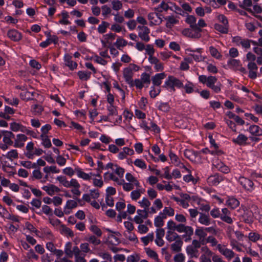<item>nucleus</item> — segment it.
Listing matches in <instances>:
<instances>
[{"label":"nucleus","mask_w":262,"mask_h":262,"mask_svg":"<svg viewBox=\"0 0 262 262\" xmlns=\"http://www.w3.org/2000/svg\"><path fill=\"white\" fill-rule=\"evenodd\" d=\"M169 47L170 49L174 51H178L181 49L180 45L175 41L170 42L169 45Z\"/></svg>","instance_id":"obj_63"},{"label":"nucleus","mask_w":262,"mask_h":262,"mask_svg":"<svg viewBox=\"0 0 262 262\" xmlns=\"http://www.w3.org/2000/svg\"><path fill=\"white\" fill-rule=\"evenodd\" d=\"M90 230L98 237L102 235V232L96 225H92L90 228Z\"/></svg>","instance_id":"obj_43"},{"label":"nucleus","mask_w":262,"mask_h":262,"mask_svg":"<svg viewBox=\"0 0 262 262\" xmlns=\"http://www.w3.org/2000/svg\"><path fill=\"white\" fill-rule=\"evenodd\" d=\"M102 14L103 16H105L111 13V8L107 5H103L101 7Z\"/></svg>","instance_id":"obj_64"},{"label":"nucleus","mask_w":262,"mask_h":262,"mask_svg":"<svg viewBox=\"0 0 262 262\" xmlns=\"http://www.w3.org/2000/svg\"><path fill=\"white\" fill-rule=\"evenodd\" d=\"M158 109L165 113L168 112L170 109L169 104L167 102H160L158 106Z\"/></svg>","instance_id":"obj_35"},{"label":"nucleus","mask_w":262,"mask_h":262,"mask_svg":"<svg viewBox=\"0 0 262 262\" xmlns=\"http://www.w3.org/2000/svg\"><path fill=\"white\" fill-rule=\"evenodd\" d=\"M145 50L146 51V54H147L149 56L153 55L155 53V49L152 45H147L146 48H145Z\"/></svg>","instance_id":"obj_61"},{"label":"nucleus","mask_w":262,"mask_h":262,"mask_svg":"<svg viewBox=\"0 0 262 262\" xmlns=\"http://www.w3.org/2000/svg\"><path fill=\"white\" fill-rule=\"evenodd\" d=\"M142 82L146 84V87L148 86V85L150 83V75L149 74L146 73H143L141 75V79Z\"/></svg>","instance_id":"obj_40"},{"label":"nucleus","mask_w":262,"mask_h":262,"mask_svg":"<svg viewBox=\"0 0 262 262\" xmlns=\"http://www.w3.org/2000/svg\"><path fill=\"white\" fill-rule=\"evenodd\" d=\"M77 206V203L76 201L72 200H68L66 207L68 209H73Z\"/></svg>","instance_id":"obj_60"},{"label":"nucleus","mask_w":262,"mask_h":262,"mask_svg":"<svg viewBox=\"0 0 262 262\" xmlns=\"http://www.w3.org/2000/svg\"><path fill=\"white\" fill-rule=\"evenodd\" d=\"M7 35L8 37L14 41H18L22 38L21 33L15 29H11L8 31Z\"/></svg>","instance_id":"obj_8"},{"label":"nucleus","mask_w":262,"mask_h":262,"mask_svg":"<svg viewBox=\"0 0 262 262\" xmlns=\"http://www.w3.org/2000/svg\"><path fill=\"white\" fill-rule=\"evenodd\" d=\"M226 204L232 209H234L239 205V202L234 198H230L226 201Z\"/></svg>","instance_id":"obj_26"},{"label":"nucleus","mask_w":262,"mask_h":262,"mask_svg":"<svg viewBox=\"0 0 262 262\" xmlns=\"http://www.w3.org/2000/svg\"><path fill=\"white\" fill-rule=\"evenodd\" d=\"M185 257L182 253L177 254L173 258L174 262H184Z\"/></svg>","instance_id":"obj_49"},{"label":"nucleus","mask_w":262,"mask_h":262,"mask_svg":"<svg viewBox=\"0 0 262 262\" xmlns=\"http://www.w3.org/2000/svg\"><path fill=\"white\" fill-rule=\"evenodd\" d=\"M17 139L15 140L14 146L15 147L21 148L24 146V143H20L18 144V141H26L27 139V137L24 134H18L17 135Z\"/></svg>","instance_id":"obj_24"},{"label":"nucleus","mask_w":262,"mask_h":262,"mask_svg":"<svg viewBox=\"0 0 262 262\" xmlns=\"http://www.w3.org/2000/svg\"><path fill=\"white\" fill-rule=\"evenodd\" d=\"M112 8L116 11L119 10L122 7V3L119 0H114L112 2Z\"/></svg>","instance_id":"obj_45"},{"label":"nucleus","mask_w":262,"mask_h":262,"mask_svg":"<svg viewBox=\"0 0 262 262\" xmlns=\"http://www.w3.org/2000/svg\"><path fill=\"white\" fill-rule=\"evenodd\" d=\"M62 232L65 234H68L69 236L72 237L74 236L73 232L68 227H67L64 225L61 226Z\"/></svg>","instance_id":"obj_59"},{"label":"nucleus","mask_w":262,"mask_h":262,"mask_svg":"<svg viewBox=\"0 0 262 262\" xmlns=\"http://www.w3.org/2000/svg\"><path fill=\"white\" fill-rule=\"evenodd\" d=\"M248 131L252 135L254 136H260L262 135V129L256 125H250Z\"/></svg>","instance_id":"obj_16"},{"label":"nucleus","mask_w":262,"mask_h":262,"mask_svg":"<svg viewBox=\"0 0 262 262\" xmlns=\"http://www.w3.org/2000/svg\"><path fill=\"white\" fill-rule=\"evenodd\" d=\"M168 9L172 10L165 2V0L163 1L157 7L154 8L155 11L159 12L160 14L163 11H167Z\"/></svg>","instance_id":"obj_22"},{"label":"nucleus","mask_w":262,"mask_h":262,"mask_svg":"<svg viewBox=\"0 0 262 262\" xmlns=\"http://www.w3.org/2000/svg\"><path fill=\"white\" fill-rule=\"evenodd\" d=\"M75 171L77 172L78 177L83 179V180H88L91 179V177L89 174L82 171L81 169L79 167L76 168L75 169Z\"/></svg>","instance_id":"obj_28"},{"label":"nucleus","mask_w":262,"mask_h":262,"mask_svg":"<svg viewBox=\"0 0 262 262\" xmlns=\"http://www.w3.org/2000/svg\"><path fill=\"white\" fill-rule=\"evenodd\" d=\"M209 52L211 55L216 59H220L222 56L219 51L214 47L210 46L209 48Z\"/></svg>","instance_id":"obj_29"},{"label":"nucleus","mask_w":262,"mask_h":262,"mask_svg":"<svg viewBox=\"0 0 262 262\" xmlns=\"http://www.w3.org/2000/svg\"><path fill=\"white\" fill-rule=\"evenodd\" d=\"M166 77V74L164 73L156 74L151 78L153 86H159L162 83V80Z\"/></svg>","instance_id":"obj_10"},{"label":"nucleus","mask_w":262,"mask_h":262,"mask_svg":"<svg viewBox=\"0 0 262 262\" xmlns=\"http://www.w3.org/2000/svg\"><path fill=\"white\" fill-rule=\"evenodd\" d=\"M134 164L141 168L145 169L146 168V165L145 163L141 159H137L135 162Z\"/></svg>","instance_id":"obj_54"},{"label":"nucleus","mask_w":262,"mask_h":262,"mask_svg":"<svg viewBox=\"0 0 262 262\" xmlns=\"http://www.w3.org/2000/svg\"><path fill=\"white\" fill-rule=\"evenodd\" d=\"M184 156L191 161H195L200 157V152L191 149H186L184 153Z\"/></svg>","instance_id":"obj_9"},{"label":"nucleus","mask_w":262,"mask_h":262,"mask_svg":"<svg viewBox=\"0 0 262 262\" xmlns=\"http://www.w3.org/2000/svg\"><path fill=\"white\" fill-rule=\"evenodd\" d=\"M160 89H156L154 86L151 87V90L149 92V95L152 98L156 97L160 93Z\"/></svg>","instance_id":"obj_48"},{"label":"nucleus","mask_w":262,"mask_h":262,"mask_svg":"<svg viewBox=\"0 0 262 262\" xmlns=\"http://www.w3.org/2000/svg\"><path fill=\"white\" fill-rule=\"evenodd\" d=\"M42 189L47 192L50 195H53L55 192H58L60 189L54 185H51L50 186H44L42 187Z\"/></svg>","instance_id":"obj_20"},{"label":"nucleus","mask_w":262,"mask_h":262,"mask_svg":"<svg viewBox=\"0 0 262 262\" xmlns=\"http://www.w3.org/2000/svg\"><path fill=\"white\" fill-rule=\"evenodd\" d=\"M138 203L140 204V206L143 208L144 209H138L137 211V214L139 215H141V212H143L144 215H142V216L144 217V218H147L148 216L149 207L151 204L150 201L146 198L144 197L142 199V201H139Z\"/></svg>","instance_id":"obj_3"},{"label":"nucleus","mask_w":262,"mask_h":262,"mask_svg":"<svg viewBox=\"0 0 262 262\" xmlns=\"http://www.w3.org/2000/svg\"><path fill=\"white\" fill-rule=\"evenodd\" d=\"M166 216L162 212H160L159 215L157 216L154 221V224L156 227L161 228L164 225L163 219H166Z\"/></svg>","instance_id":"obj_19"},{"label":"nucleus","mask_w":262,"mask_h":262,"mask_svg":"<svg viewBox=\"0 0 262 262\" xmlns=\"http://www.w3.org/2000/svg\"><path fill=\"white\" fill-rule=\"evenodd\" d=\"M254 214L249 211L245 212L242 215L243 221L247 224H252L254 222Z\"/></svg>","instance_id":"obj_23"},{"label":"nucleus","mask_w":262,"mask_h":262,"mask_svg":"<svg viewBox=\"0 0 262 262\" xmlns=\"http://www.w3.org/2000/svg\"><path fill=\"white\" fill-rule=\"evenodd\" d=\"M223 180V177L222 175L216 173L213 175L209 176L207 179V183L209 185L216 186Z\"/></svg>","instance_id":"obj_7"},{"label":"nucleus","mask_w":262,"mask_h":262,"mask_svg":"<svg viewBox=\"0 0 262 262\" xmlns=\"http://www.w3.org/2000/svg\"><path fill=\"white\" fill-rule=\"evenodd\" d=\"M154 237V234L153 232L149 233L147 236L141 238V241L144 243V246H147L149 241H152Z\"/></svg>","instance_id":"obj_37"},{"label":"nucleus","mask_w":262,"mask_h":262,"mask_svg":"<svg viewBox=\"0 0 262 262\" xmlns=\"http://www.w3.org/2000/svg\"><path fill=\"white\" fill-rule=\"evenodd\" d=\"M87 241L89 242L90 243L96 246L98 245L101 243V241L100 239H97L94 235H91Z\"/></svg>","instance_id":"obj_58"},{"label":"nucleus","mask_w":262,"mask_h":262,"mask_svg":"<svg viewBox=\"0 0 262 262\" xmlns=\"http://www.w3.org/2000/svg\"><path fill=\"white\" fill-rule=\"evenodd\" d=\"M30 96H33V93H31L28 91L23 92L20 94V97L23 100H31L32 98L30 97Z\"/></svg>","instance_id":"obj_50"},{"label":"nucleus","mask_w":262,"mask_h":262,"mask_svg":"<svg viewBox=\"0 0 262 262\" xmlns=\"http://www.w3.org/2000/svg\"><path fill=\"white\" fill-rule=\"evenodd\" d=\"M72 245V244L71 242H68L66 244L64 248V252L70 258H72L73 257V251L71 250Z\"/></svg>","instance_id":"obj_39"},{"label":"nucleus","mask_w":262,"mask_h":262,"mask_svg":"<svg viewBox=\"0 0 262 262\" xmlns=\"http://www.w3.org/2000/svg\"><path fill=\"white\" fill-rule=\"evenodd\" d=\"M169 157L172 163H173L176 166H178L181 165V162L178 156L175 154L170 151L169 153Z\"/></svg>","instance_id":"obj_32"},{"label":"nucleus","mask_w":262,"mask_h":262,"mask_svg":"<svg viewBox=\"0 0 262 262\" xmlns=\"http://www.w3.org/2000/svg\"><path fill=\"white\" fill-rule=\"evenodd\" d=\"M40 139L42 140V144L46 148H50L52 146V143L48 136L40 135Z\"/></svg>","instance_id":"obj_31"},{"label":"nucleus","mask_w":262,"mask_h":262,"mask_svg":"<svg viewBox=\"0 0 262 262\" xmlns=\"http://www.w3.org/2000/svg\"><path fill=\"white\" fill-rule=\"evenodd\" d=\"M107 110L108 111V116L117 115L118 111L116 106L113 104H110V106L107 107Z\"/></svg>","instance_id":"obj_44"},{"label":"nucleus","mask_w":262,"mask_h":262,"mask_svg":"<svg viewBox=\"0 0 262 262\" xmlns=\"http://www.w3.org/2000/svg\"><path fill=\"white\" fill-rule=\"evenodd\" d=\"M186 251L187 254L190 256V258H197L199 256L198 250L193 247L192 245H188L187 246L186 248Z\"/></svg>","instance_id":"obj_21"},{"label":"nucleus","mask_w":262,"mask_h":262,"mask_svg":"<svg viewBox=\"0 0 262 262\" xmlns=\"http://www.w3.org/2000/svg\"><path fill=\"white\" fill-rule=\"evenodd\" d=\"M196 21V17L191 15H187V17L185 19V22L189 24L190 27L195 32V34L191 36L192 38H199L201 36V34L199 33L202 31V29L198 26Z\"/></svg>","instance_id":"obj_2"},{"label":"nucleus","mask_w":262,"mask_h":262,"mask_svg":"<svg viewBox=\"0 0 262 262\" xmlns=\"http://www.w3.org/2000/svg\"><path fill=\"white\" fill-rule=\"evenodd\" d=\"M21 124L13 122L10 123V129L13 132H17L20 130Z\"/></svg>","instance_id":"obj_56"},{"label":"nucleus","mask_w":262,"mask_h":262,"mask_svg":"<svg viewBox=\"0 0 262 262\" xmlns=\"http://www.w3.org/2000/svg\"><path fill=\"white\" fill-rule=\"evenodd\" d=\"M258 67H248V76L251 79H255L257 77V71Z\"/></svg>","instance_id":"obj_34"},{"label":"nucleus","mask_w":262,"mask_h":262,"mask_svg":"<svg viewBox=\"0 0 262 262\" xmlns=\"http://www.w3.org/2000/svg\"><path fill=\"white\" fill-rule=\"evenodd\" d=\"M217 19L221 22L224 26L229 27L228 20L226 16L223 14H220L217 16Z\"/></svg>","instance_id":"obj_57"},{"label":"nucleus","mask_w":262,"mask_h":262,"mask_svg":"<svg viewBox=\"0 0 262 262\" xmlns=\"http://www.w3.org/2000/svg\"><path fill=\"white\" fill-rule=\"evenodd\" d=\"M79 78L81 80L86 81L90 79L91 72L89 71H79L77 73Z\"/></svg>","instance_id":"obj_25"},{"label":"nucleus","mask_w":262,"mask_h":262,"mask_svg":"<svg viewBox=\"0 0 262 262\" xmlns=\"http://www.w3.org/2000/svg\"><path fill=\"white\" fill-rule=\"evenodd\" d=\"M252 5L251 0H244L242 4L239 5V7L244 9L246 10L248 12L254 15V12L251 8H246L247 7H251Z\"/></svg>","instance_id":"obj_27"},{"label":"nucleus","mask_w":262,"mask_h":262,"mask_svg":"<svg viewBox=\"0 0 262 262\" xmlns=\"http://www.w3.org/2000/svg\"><path fill=\"white\" fill-rule=\"evenodd\" d=\"M162 87L165 88L167 90L174 92L176 91V88H183V83L181 80L176 78L174 76L169 75L165 80Z\"/></svg>","instance_id":"obj_1"},{"label":"nucleus","mask_w":262,"mask_h":262,"mask_svg":"<svg viewBox=\"0 0 262 262\" xmlns=\"http://www.w3.org/2000/svg\"><path fill=\"white\" fill-rule=\"evenodd\" d=\"M127 41L123 38H117L116 42L114 43L117 48L120 49V47H125L127 45Z\"/></svg>","instance_id":"obj_41"},{"label":"nucleus","mask_w":262,"mask_h":262,"mask_svg":"<svg viewBox=\"0 0 262 262\" xmlns=\"http://www.w3.org/2000/svg\"><path fill=\"white\" fill-rule=\"evenodd\" d=\"M183 88L185 89V92L187 94H190L193 92V84L192 82H188L184 86L183 85Z\"/></svg>","instance_id":"obj_47"},{"label":"nucleus","mask_w":262,"mask_h":262,"mask_svg":"<svg viewBox=\"0 0 262 262\" xmlns=\"http://www.w3.org/2000/svg\"><path fill=\"white\" fill-rule=\"evenodd\" d=\"M195 234L196 235L199 236L200 239H202V238L204 239V238L207 235L206 233L203 230L202 228L196 229L195 231Z\"/></svg>","instance_id":"obj_46"},{"label":"nucleus","mask_w":262,"mask_h":262,"mask_svg":"<svg viewBox=\"0 0 262 262\" xmlns=\"http://www.w3.org/2000/svg\"><path fill=\"white\" fill-rule=\"evenodd\" d=\"M146 252L147 255L151 257L154 258L155 260H156L157 261H159V259L158 258V255L157 253L154 250H151L149 248H145Z\"/></svg>","instance_id":"obj_36"},{"label":"nucleus","mask_w":262,"mask_h":262,"mask_svg":"<svg viewBox=\"0 0 262 262\" xmlns=\"http://www.w3.org/2000/svg\"><path fill=\"white\" fill-rule=\"evenodd\" d=\"M247 59L249 61L247 66H256L254 62L256 60V56L251 52H249L247 54Z\"/></svg>","instance_id":"obj_38"},{"label":"nucleus","mask_w":262,"mask_h":262,"mask_svg":"<svg viewBox=\"0 0 262 262\" xmlns=\"http://www.w3.org/2000/svg\"><path fill=\"white\" fill-rule=\"evenodd\" d=\"M238 182L246 190L252 191L254 189V183L250 179L244 177H240L238 179Z\"/></svg>","instance_id":"obj_6"},{"label":"nucleus","mask_w":262,"mask_h":262,"mask_svg":"<svg viewBox=\"0 0 262 262\" xmlns=\"http://www.w3.org/2000/svg\"><path fill=\"white\" fill-rule=\"evenodd\" d=\"M199 205V209L202 211L208 212L210 209V207L209 204L201 203L200 202L198 203Z\"/></svg>","instance_id":"obj_62"},{"label":"nucleus","mask_w":262,"mask_h":262,"mask_svg":"<svg viewBox=\"0 0 262 262\" xmlns=\"http://www.w3.org/2000/svg\"><path fill=\"white\" fill-rule=\"evenodd\" d=\"M180 238H181L180 235L178 234L174 231L169 230L166 232V239L169 242H171L176 241Z\"/></svg>","instance_id":"obj_18"},{"label":"nucleus","mask_w":262,"mask_h":262,"mask_svg":"<svg viewBox=\"0 0 262 262\" xmlns=\"http://www.w3.org/2000/svg\"><path fill=\"white\" fill-rule=\"evenodd\" d=\"M217 81V78L215 76H210L208 77L207 86L209 88L214 84Z\"/></svg>","instance_id":"obj_51"},{"label":"nucleus","mask_w":262,"mask_h":262,"mask_svg":"<svg viewBox=\"0 0 262 262\" xmlns=\"http://www.w3.org/2000/svg\"><path fill=\"white\" fill-rule=\"evenodd\" d=\"M52 127L50 124H47L42 126L41 128V135L47 136L48 132L51 130Z\"/></svg>","instance_id":"obj_53"},{"label":"nucleus","mask_w":262,"mask_h":262,"mask_svg":"<svg viewBox=\"0 0 262 262\" xmlns=\"http://www.w3.org/2000/svg\"><path fill=\"white\" fill-rule=\"evenodd\" d=\"M138 29L139 30L138 36L142 40L146 42L150 40V37L149 34L150 33V29L146 26H138Z\"/></svg>","instance_id":"obj_5"},{"label":"nucleus","mask_w":262,"mask_h":262,"mask_svg":"<svg viewBox=\"0 0 262 262\" xmlns=\"http://www.w3.org/2000/svg\"><path fill=\"white\" fill-rule=\"evenodd\" d=\"M229 27L221 25L219 24H215L214 25V28L217 31L223 34H227L228 32Z\"/></svg>","instance_id":"obj_30"},{"label":"nucleus","mask_w":262,"mask_h":262,"mask_svg":"<svg viewBox=\"0 0 262 262\" xmlns=\"http://www.w3.org/2000/svg\"><path fill=\"white\" fill-rule=\"evenodd\" d=\"M123 76L126 82L131 86H133L134 83L132 79V72L130 68L126 67L124 69Z\"/></svg>","instance_id":"obj_11"},{"label":"nucleus","mask_w":262,"mask_h":262,"mask_svg":"<svg viewBox=\"0 0 262 262\" xmlns=\"http://www.w3.org/2000/svg\"><path fill=\"white\" fill-rule=\"evenodd\" d=\"M163 212L162 214H164L166 216L168 215V216H172L174 215V209L171 207H165L163 210Z\"/></svg>","instance_id":"obj_52"},{"label":"nucleus","mask_w":262,"mask_h":262,"mask_svg":"<svg viewBox=\"0 0 262 262\" xmlns=\"http://www.w3.org/2000/svg\"><path fill=\"white\" fill-rule=\"evenodd\" d=\"M5 156L9 160H12V158L16 159L18 158L17 151L16 149H12Z\"/></svg>","instance_id":"obj_42"},{"label":"nucleus","mask_w":262,"mask_h":262,"mask_svg":"<svg viewBox=\"0 0 262 262\" xmlns=\"http://www.w3.org/2000/svg\"><path fill=\"white\" fill-rule=\"evenodd\" d=\"M183 242L181 238L176 240L170 245L171 250L174 252H180L182 250Z\"/></svg>","instance_id":"obj_17"},{"label":"nucleus","mask_w":262,"mask_h":262,"mask_svg":"<svg viewBox=\"0 0 262 262\" xmlns=\"http://www.w3.org/2000/svg\"><path fill=\"white\" fill-rule=\"evenodd\" d=\"M110 24L106 21H102L101 24L98 27V32L100 34H103L106 32V29L108 27Z\"/></svg>","instance_id":"obj_33"},{"label":"nucleus","mask_w":262,"mask_h":262,"mask_svg":"<svg viewBox=\"0 0 262 262\" xmlns=\"http://www.w3.org/2000/svg\"><path fill=\"white\" fill-rule=\"evenodd\" d=\"M200 217L199 219V222L200 224L208 226L211 224V220L209 217L208 214H206L202 212H200Z\"/></svg>","instance_id":"obj_15"},{"label":"nucleus","mask_w":262,"mask_h":262,"mask_svg":"<svg viewBox=\"0 0 262 262\" xmlns=\"http://www.w3.org/2000/svg\"><path fill=\"white\" fill-rule=\"evenodd\" d=\"M163 18L166 20L165 26L167 28L170 29L174 25L179 24V20L172 15L163 16Z\"/></svg>","instance_id":"obj_13"},{"label":"nucleus","mask_w":262,"mask_h":262,"mask_svg":"<svg viewBox=\"0 0 262 262\" xmlns=\"http://www.w3.org/2000/svg\"><path fill=\"white\" fill-rule=\"evenodd\" d=\"M248 138L245 135L241 134L236 139H233L232 142L238 145H245Z\"/></svg>","instance_id":"obj_14"},{"label":"nucleus","mask_w":262,"mask_h":262,"mask_svg":"<svg viewBox=\"0 0 262 262\" xmlns=\"http://www.w3.org/2000/svg\"><path fill=\"white\" fill-rule=\"evenodd\" d=\"M57 180L61 183L64 187L69 188V181L67 180L66 178L63 176H58Z\"/></svg>","instance_id":"obj_55"},{"label":"nucleus","mask_w":262,"mask_h":262,"mask_svg":"<svg viewBox=\"0 0 262 262\" xmlns=\"http://www.w3.org/2000/svg\"><path fill=\"white\" fill-rule=\"evenodd\" d=\"M103 177L105 181H108L110 180H112L117 182L119 185H122L123 183L124 182V180H119V179L115 177L113 173H109L108 172H105L103 175Z\"/></svg>","instance_id":"obj_12"},{"label":"nucleus","mask_w":262,"mask_h":262,"mask_svg":"<svg viewBox=\"0 0 262 262\" xmlns=\"http://www.w3.org/2000/svg\"><path fill=\"white\" fill-rule=\"evenodd\" d=\"M163 15L157 12L149 13L148 15V19L150 20V25H160L162 21Z\"/></svg>","instance_id":"obj_4"}]
</instances>
